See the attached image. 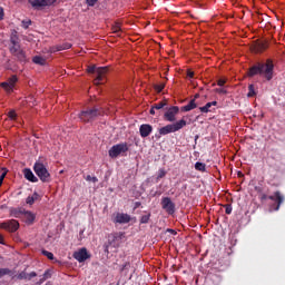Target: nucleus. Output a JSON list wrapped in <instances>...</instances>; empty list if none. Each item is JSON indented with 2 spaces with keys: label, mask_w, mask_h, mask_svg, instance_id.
I'll return each instance as SVG.
<instances>
[{
  "label": "nucleus",
  "mask_w": 285,
  "mask_h": 285,
  "mask_svg": "<svg viewBox=\"0 0 285 285\" xmlns=\"http://www.w3.org/2000/svg\"><path fill=\"white\" fill-rule=\"evenodd\" d=\"M117 285H119V283H117Z\"/></svg>",
  "instance_id": "680f3d73"
},
{
  "label": "nucleus",
  "mask_w": 285,
  "mask_h": 285,
  "mask_svg": "<svg viewBox=\"0 0 285 285\" xmlns=\"http://www.w3.org/2000/svg\"><path fill=\"white\" fill-rule=\"evenodd\" d=\"M226 215H230L233 213V205L226 204L224 205Z\"/></svg>",
  "instance_id": "f704fd0d"
},
{
  "label": "nucleus",
  "mask_w": 285,
  "mask_h": 285,
  "mask_svg": "<svg viewBox=\"0 0 285 285\" xmlns=\"http://www.w3.org/2000/svg\"><path fill=\"white\" fill-rule=\"evenodd\" d=\"M6 275H12V271L10 268H0V279Z\"/></svg>",
  "instance_id": "cd10ccee"
},
{
  "label": "nucleus",
  "mask_w": 285,
  "mask_h": 285,
  "mask_svg": "<svg viewBox=\"0 0 285 285\" xmlns=\"http://www.w3.org/2000/svg\"><path fill=\"white\" fill-rule=\"evenodd\" d=\"M266 50V43L262 42V43H258V47H257V52H262Z\"/></svg>",
  "instance_id": "ea45409f"
},
{
  "label": "nucleus",
  "mask_w": 285,
  "mask_h": 285,
  "mask_svg": "<svg viewBox=\"0 0 285 285\" xmlns=\"http://www.w3.org/2000/svg\"><path fill=\"white\" fill-rule=\"evenodd\" d=\"M31 197L33 198V202H37V199H39V195L37 194V191H35Z\"/></svg>",
  "instance_id": "3c124183"
},
{
  "label": "nucleus",
  "mask_w": 285,
  "mask_h": 285,
  "mask_svg": "<svg viewBox=\"0 0 285 285\" xmlns=\"http://www.w3.org/2000/svg\"><path fill=\"white\" fill-rule=\"evenodd\" d=\"M18 50H21V43H19V45H10L9 52H17Z\"/></svg>",
  "instance_id": "c85d7f7f"
},
{
  "label": "nucleus",
  "mask_w": 285,
  "mask_h": 285,
  "mask_svg": "<svg viewBox=\"0 0 285 285\" xmlns=\"http://www.w3.org/2000/svg\"><path fill=\"white\" fill-rule=\"evenodd\" d=\"M73 258H76L79 264L86 262V259H90V254H88V249L82 247L79 250L73 253Z\"/></svg>",
  "instance_id": "ddd939ff"
},
{
  "label": "nucleus",
  "mask_w": 285,
  "mask_h": 285,
  "mask_svg": "<svg viewBox=\"0 0 285 285\" xmlns=\"http://www.w3.org/2000/svg\"><path fill=\"white\" fill-rule=\"evenodd\" d=\"M33 171L36 173L37 177H39L40 181H42V184H50L52 181V176L43 163L36 161L33 165Z\"/></svg>",
  "instance_id": "7ed1b4c3"
},
{
  "label": "nucleus",
  "mask_w": 285,
  "mask_h": 285,
  "mask_svg": "<svg viewBox=\"0 0 285 285\" xmlns=\"http://www.w3.org/2000/svg\"><path fill=\"white\" fill-rule=\"evenodd\" d=\"M215 92H217L218 95H227L228 91L225 88H216Z\"/></svg>",
  "instance_id": "e433bc0d"
},
{
  "label": "nucleus",
  "mask_w": 285,
  "mask_h": 285,
  "mask_svg": "<svg viewBox=\"0 0 285 285\" xmlns=\"http://www.w3.org/2000/svg\"><path fill=\"white\" fill-rule=\"evenodd\" d=\"M42 255H45V257H47L48 259H55V254H52V252L43 249Z\"/></svg>",
  "instance_id": "2f4dec72"
},
{
  "label": "nucleus",
  "mask_w": 285,
  "mask_h": 285,
  "mask_svg": "<svg viewBox=\"0 0 285 285\" xmlns=\"http://www.w3.org/2000/svg\"><path fill=\"white\" fill-rule=\"evenodd\" d=\"M3 20V9H0V21Z\"/></svg>",
  "instance_id": "6e6d98bb"
},
{
  "label": "nucleus",
  "mask_w": 285,
  "mask_h": 285,
  "mask_svg": "<svg viewBox=\"0 0 285 285\" xmlns=\"http://www.w3.org/2000/svg\"><path fill=\"white\" fill-rule=\"evenodd\" d=\"M256 75H259V77H263L266 81H272L275 75V65L271 59H267L265 62L255 63L248 69L247 76L256 77Z\"/></svg>",
  "instance_id": "f257e3e1"
},
{
  "label": "nucleus",
  "mask_w": 285,
  "mask_h": 285,
  "mask_svg": "<svg viewBox=\"0 0 285 285\" xmlns=\"http://www.w3.org/2000/svg\"><path fill=\"white\" fill-rule=\"evenodd\" d=\"M13 57L18 59V61H21L22 63H26L28 61V58L26 57V51L21 48L17 51L11 52Z\"/></svg>",
  "instance_id": "f3484780"
},
{
  "label": "nucleus",
  "mask_w": 285,
  "mask_h": 285,
  "mask_svg": "<svg viewBox=\"0 0 285 285\" xmlns=\"http://www.w3.org/2000/svg\"><path fill=\"white\" fill-rule=\"evenodd\" d=\"M161 208L168 213V215H175V203L170 199V197L161 198Z\"/></svg>",
  "instance_id": "9b49d317"
},
{
  "label": "nucleus",
  "mask_w": 285,
  "mask_h": 285,
  "mask_svg": "<svg viewBox=\"0 0 285 285\" xmlns=\"http://www.w3.org/2000/svg\"><path fill=\"white\" fill-rule=\"evenodd\" d=\"M155 107H151L150 110H149V115H155Z\"/></svg>",
  "instance_id": "864d4df0"
},
{
  "label": "nucleus",
  "mask_w": 285,
  "mask_h": 285,
  "mask_svg": "<svg viewBox=\"0 0 285 285\" xmlns=\"http://www.w3.org/2000/svg\"><path fill=\"white\" fill-rule=\"evenodd\" d=\"M0 244H3V236L0 234Z\"/></svg>",
  "instance_id": "13d9d810"
},
{
  "label": "nucleus",
  "mask_w": 285,
  "mask_h": 285,
  "mask_svg": "<svg viewBox=\"0 0 285 285\" xmlns=\"http://www.w3.org/2000/svg\"><path fill=\"white\" fill-rule=\"evenodd\" d=\"M29 3L32 6V8L39 10V8L53 6V3H57V0H29Z\"/></svg>",
  "instance_id": "f8f14e48"
},
{
  "label": "nucleus",
  "mask_w": 285,
  "mask_h": 285,
  "mask_svg": "<svg viewBox=\"0 0 285 285\" xmlns=\"http://www.w3.org/2000/svg\"><path fill=\"white\" fill-rule=\"evenodd\" d=\"M226 85V80H224V79H219L218 81H217V86H219L220 88L223 87V86H225Z\"/></svg>",
  "instance_id": "09e8293b"
},
{
  "label": "nucleus",
  "mask_w": 285,
  "mask_h": 285,
  "mask_svg": "<svg viewBox=\"0 0 285 285\" xmlns=\"http://www.w3.org/2000/svg\"><path fill=\"white\" fill-rule=\"evenodd\" d=\"M30 26H32V20L26 19V20H22V21H21V27H22L24 30H28V28H30Z\"/></svg>",
  "instance_id": "393cba45"
},
{
  "label": "nucleus",
  "mask_w": 285,
  "mask_h": 285,
  "mask_svg": "<svg viewBox=\"0 0 285 285\" xmlns=\"http://www.w3.org/2000/svg\"><path fill=\"white\" fill-rule=\"evenodd\" d=\"M194 99L196 100V99H199V94H196L195 96H194Z\"/></svg>",
  "instance_id": "bf43d9fd"
},
{
  "label": "nucleus",
  "mask_w": 285,
  "mask_h": 285,
  "mask_svg": "<svg viewBox=\"0 0 285 285\" xmlns=\"http://www.w3.org/2000/svg\"><path fill=\"white\" fill-rule=\"evenodd\" d=\"M9 119L14 120L17 119V112L14 110L9 111L8 114Z\"/></svg>",
  "instance_id": "a19ab883"
},
{
  "label": "nucleus",
  "mask_w": 285,
  "mask_h": 285,
  "mask_svg": "<svg viewBox=\"0 0 285 285\" xmlns=\"http://www.w3.org/2000/svg\"><path fill=\"white\" fill-rule=\"evenodd\" d=\"M168 233H171V235H177V232L175 229H167Z\"/></svg>",
  "instance_id": "5fc2aeb1"
},
{
  "label": "nucleus",
  "mask_w": 285,
  "mask_h": 285,
  "mask_svg": "<svg viewBox=\"0 0 285 285\" xmlns=\"http://www.w3.org/2000/svg\"><path fill=\"white\" fill-rule=\"evenodd\" d=\"M124 239H126V233L124 232H115L108 235V244L114 248H119L124 244Z\"/></svg>",
  "instance_id": "423d86ee"
},
{
  "label": "nucleus",
  "mask_w": 285,
  "mask_h": 285,
  "mask_svg": "<svg viewBox=\"0 0 285 285\" xmlns=\"http://www.w3.org/2000/svg\"><path fill=\"white\" fill-rule=\"evenodd\" d=\"M262 202H266V199H271V202H276V205L272 206L273 210H279L282 204H284V196L281 191H275L274 195L267 196L263 194L261 196Z\"/></svg>",
  "instance_id": "0eeeda50"
},
{
  "label": "nucleus",
  "mask_w": 285,
  "mask_h": 285,
  "mask_svg": "<svg viewBox=\"0 0 285 285\" xmlns=\"http://www.w3.org/2000/svg\"><path fill=\"white\" fill-rule=\"evenodd\" d=\"M32 61L33 63H37V66H46V59L41 56H35Z\"/></svg>",
  "instance_id": "4be33fe9"
},
{
  "label": "nucleus",
  "mask_w": 285,
  "mask_h": 285,
  "mask_svg": "<svg viewBox=\"0 0 285 285\" xmlns=\"http://www.w3.org/2000/svg\"><path fill=\"white\" fill-rule=\"evenodd\" d=\"M99 115H101V110H99L98 108H91V109L82 110L78 115V117H79L80 121H82L83 124H90V122L95 121V119H97V117H99Z\"/></svg>",
  "instance_id": "39448f33"
},
{
  "label": "nucleus",
  "mask_w": 285,
  "mask_h": 285,
  "mask_svg": "<svg viewBox=\"0 0 285 285\" xmlns=\"http://www.w3.org/2000/svg\"><path fill=\"white\" fill-rule=\"evenodd\" d=\"M23 175H24V178L28 181H31L32 184H37V181H39V178H37V176H35V174L32 173V169H30V168H26L23 170Z\"/></svg>",
  "instance_id": "a211bd4d"
},
{
  "label": "nucleus",
  "mask_w": 285,
  "mask_h": 285,
  "mask_svg": "<svg viewBox=\"0 0 285 285\" xmlns=\"http://www.w3.org/2000/svg\"><path fill=\"white\" fill-rule=\"evenodd\" d=\"M45 285H50L49 283L45 284Z\"/></svg>",
  "instance_id": "052dcab7"
},
{
  "label": "nucleus",
  "mask_w": 285,
  "mask_h": 285,
  "mask_svg": "<svg viewBox=\"0 0 285 285\" xmlns=\"http://www.w3.org/2000/svg\"><path fill=\"white\" fill-rule=\"evenodd\" d=\"M153 132V125L149 124H142L139 127V134L142 139H146V137H150Z\"/></svg>",
  "instance_id": "dca6fc26"
},
{
  "label": "nucleus",
  "mask_w": 285,
  "mask_h": 285,
  "mask_svg": "<svg viewBox=\"0 0 285 285\" xmlns=\"http://www.w3.org/2000/svg\"><path fill=\"white\" fill-rule=\"evenodd\" d=\"M247 97H255V86L254 85L248 86Z\"/></svg>",
  "instance_id": "7c9ffc66"
},
{
  "label": "nucleus",
  "mask_w": 285,
  "mask_h": 285,
  "mask_svg": "<svg viewBox=\"0 0 285 285\" xmlns=\"http://www.w3.org/2000/svg\"><path fill=\"white\" fill-rule=\"evenodd\" d=\"M164 177H166V170L159 169L157 179H164Z\"/></svg>",
  "instance_id": "4c0bfd02"
},
{
  "label": "nucleus",
  "mask_w": 285,
  "mask_h": 285,
  "mask_svg": "<svg viewBox=\"0 0 285 285\" xmlns=\"http://www.w3.org/2000/svg\"><path fill=\"white\" fill-rule=\"evenodd\" d=\"M124 153H128V142L114 145L109 149V157H111V159H117V157H119V155H124Z\"/></svg>",
  "instance_id": "6e6552de"
},
{
  "label": "nucleus",
  "mask_w": 285,
  "mask_h": 285,
  "mask_svg": "<svg viewBox=\"0 0 285 285\" xmlns=\"http://www.w3.org/2000/svg\"><path fill=\"white\" fill-rule=\"evenodd\" d=\"M97 1H99V0H86V3H87V6H89V8H94V6L97 4Z\"/></svg>",
  "instance_id": "58836bf2"
},
{
  "label": "nucleus",
  "mask_w": 285,
  "mask_h": 285,
  "mask_svg": "<svg viewBox=\"0 0 285 285\" xmlns=\"http://www.w3.org/2000/svg\"><path fill=\"white\" fill-rule=\"evenodd\" d=\"M43 277H45V279H50L51 275H50V271L49 269H47L45 272Z\"/></svg>",
  "instance_id": "8fccbe9b"
},
{
  "label": "nucleus",
  "mask_w": 285,
  "mask_h": 285,
  "mask_svg": "<svg viewBox=\"0 0 285 285\" xmlns=\"http://www.w3.org/2000/svg\"><path fill=\"white\" fill-rule=\"evenodd\" d=\"M2 170H4L2 174H1V176H0V180H4L6 179V175H8V169H6V168H2Z\"/></svg>",
  "instance_id": "c03bdc74"
},
{
  "label": "nucleus",
  "mask_w": 285,
  "mask_h": 285,
  "mask_svg": "<svg viewBox=\"0 0 285 285\" xmlns=\"http://www.w3.org/2000/svg\"><path fill=\"white\" fill-rule=\"evenodd\" d=\"M195 170H198L199 173H206V164L197 161L195 164Z\"/></svg>",
  "instance_id": "5701e85b"
},
{
  "label": "nucleus",
  "mask_w": 285,
  "mask_h": 285,
  "mask_svg": "<svg viewBox=\"0 0 285 285\" xmlns=\"http://www.w3.org/2000/svg\"><path fill=\"white\" fill-rule=\"evenodd\" d=\"M179 115V108L177 106H171L167 109V112L164 114L165 121H177V116Z\"/></svg>",
  "instance_id": "9d476101"
},
{
  "label": "nucleus",
  "mask_w": 285,
  "mask_h": 285,
  "mask_svg": "<svg viewBox=\"0 0 285 285\" xmlns=\"http://www.w3.org/2000/svg\"><path fill=\"white\" fill-rule=\"evenodd\" d=\"M130 219H132L130 217V215L124 214V213H117L114 218V223L115 224H130Z\"/></svg>",
  "instance_id": "2eb2a0df"
},
{
  "label": "nucleus",
  "mask_w": 285,
  "mask_h": 285,
  "mask_svg": "<svg viewBox=\"0 0 285 285\" xmlns=\"http://www.w3.org/2000/svg\"><path fill=\"white\" fill-rule=\"evenodd\" d=\"M187 121L186 119H180L174 124H169L165 127H161L158 132L161 136H166V135H170V132H179V130H181L183 128H186L187 126Z\"/></svg>",
  "instance_id": "20e7f679"
},
{
  "label": "nucleus",
  "mask_w": 285,
  "mask_h": 285,
  "mask_svg": "<svg viewBox=\"0 0 285 285\" xmlns=\"http://www.w3.org/2000/svg\"><path fill=\"white\" fill-rule=\"evenodd\" d=\"M33 277H37V273H36V272L29 273L27 279L30 281V279H32Z\"/></svg>",
  "instance_id": "a18cd8bd"
},
{
  "label": "nucleus",
  "mask_w": 285,
  "mask_h": 285,
  "mask_svg": "<svg viewBox=\"0 0 285 285\" xmlns=\"http://www.w3.org/2000/svg\"><path fill=\"white\" fill-rule=\"evenodd\" d=\"M195 108H197V102H195V99H191L188 105L181 107V112H190Z\"/></svg>",
  "instance_id": "aec40b11"
},
{
  "label": "nucleus",
  "mask_w": 285,
  "mask_h": 285,
  "mask_svg": "<svg viewBox=\"0 0 285 285\" xmlns=\"http://www.w3.org/2000/svg\"><path fill=\"white\" fill-rule=\"evenodd\" d=\"M139 206H141V203H140V202H136V203H135V207H134L135 210H137V208H139Z\"/></svg>",
  "instance_id": "603ef678"
},
{
  "label": "nucleus",
  "mask_w": 285,
  "mask_h": 285,
  "mask_svg": "<svg viewBox=\"0 0 285 285\" xmlns=\"http://www.w3.org/2000/svg\"><path fill=\"white\" fill-rule=\"evenodd\" d=\"M154 88H155L156 92H161L166 88V83L161 82L159 85H155Z\"/></svg>",
  "instance_id": "c756f323"
},
{
  "label": "nucleus",
  "mask_w": 285,
  "mask_h": 285,
  "mask_svg": "<svg viewBox=\"0 0 285 285\" xmlns=\"http://www.w3.org/2000/svg\"><path fill=\"white\" fill-rule=\"evenodd\" d=\"M128 268H130V263H126L122 268H121V273L128 271Z\"/></svg>",
  "instance_id": "49530a36"
},
{
  "label": "nucleus",
  "mask_w": 285,
  "mask_h": 285,
  "mask_svg": "<svg viewBox=\"0 0 285 285\" xmlns=\"http://www.w3.org/2000/svg\"><path fill=\"white\" fill-rule=\"evenodd\" d=\"M87 71L90 75H94V83L95 86H101V83H106V77L108 75V67H96L90 66L88 67Z\"/></svg>",
  "instance_id": "f03ea898"
},
{
  "label": "nucleus",
  "mask_w": 285,
  "mask_h": 285,
  "mask_svg": "<svg viewBox=\"0 0 285 285\" xmlns=\"http://www.w3.org/2000/svg\"><path fill=\"white\" fill-rule=\"evenodd\" d=\"M10 43V46H18L19 43H21V39H19V33L17 32V30H13L11 32Z\"/></svg>",
  "instance_id": "6ab92c4d"
},
{
  "label": "nucleus",
  "mask_w": 285,
  "mask_h": 285,
  "mask_svg": "<svg viewBox=\"0 0 285 285\" xmlns=\"http://www.w3.org/2000/svg\"><path fill=\"white\" fill-rule=\"evenodd\" d=\"M0 228L3 230H8V233H17V230H19V222L14 219H10V220L0 223Z\"/></svg>",
  "instance_id": "1a4fd4ad"
},
{
  "label": "nucleus",
  "mask_w": 285,
  "mask_h": 285,
  "mask_svg": "<svg viewBox=\"0 0 285 285\" xmlns=\"http://www.w3.org/2000/svg\"><path fill=\"white\" fill-rule=\"evenodd\" d=\"M210 104V107L213 108V106H217V101H212L209 102Z\"/></svg>",
  "instance_id": "4d7b16f0"
},
{
  "label": "nucleus",
  "mask_w": 285,
  "mask_h": 285,
  "mask_svg": "<svg viewBox=\"0 0 285 285\" xmlns=\"http://www.w3.org/2000/svg\"><path fill=\"white\" fill-rule=\"evenodd\" d=\"M26 203L29 204V206H32V204H35V198L32 196H28Z\"/></svg>",
  "instance_id": "37998d69"
},
{
  "label": "nucleus",
  "mask_w": 285,
  "mask_h": 285,
  "mask_svg": "<svg viewBox=\"0 0 285 285\" xmlns=\"http://www.w3.org/2000/svg\"><path fill=\"white\" fill-rule=\"evenodd\" d=\"M210 104L207 102L204 107H199L200 112H210Z\"/></svg>",
  "instance_id": "473e14b6"
},
{
  "label": "nucleus",
  "mask_w": 285,
  "mask_h": 285,
  "mask_svg": "<svg viewBox=\"0 0 285 285\" xmlns=\"http://www.w3.org/2000/svg\"><path fill=\"white\" fill-rule=\"evenodd\" d=\"M17 81H19V78H17V76H11L8 81L6 82H1V88H3V90H6V92H12V90H14V83H17Z\"/></svg>",
  "instance_id": "4468645a"
},
{
  "label": "nucleus",
  "mask_w": 285,
  "mask_h": 285,
  "mask_svg": "<svg viewBox=\"0 0 285 285\" xmlns=\"http://www.w3.org/2000/svg\"><path fill=\"white\" fill-rule=\"evenodd\" d=\"M148 222H150V214L141 216L140 224H148Z\"/></svg>",
  "instance_id": "72a5a7b5"
},
{
  "label": "nucleus",
  "mask_w": 285,
  "mask_h": 285,
  "mask_svg": "<svg viewBox=\"0 0 285 285\" xmlns=\"http://www.w3.org/2000/svg\"><path fill=\"white\" fill-rule=\"evenodd\" d=\"M187 77H189V79H193L195 77V72L191 71L190 69L187 70Z\"/></svg>",
  "instance_id": "de8ad7c7"
},
{
  "label": "nucleus",
  "mask_w": 285,
  "mask_h": 285,
  "mask_svg": "<svg viewBox=\"0 0 285 285\" xmlns=\"http://www.w3.org/2000/svg\"><path fill=\"white\" fill-rule=\"evenodd\" d=\"M86 180H87V181H92L94 184H97V181H99V178H97L96 176H90V175H88V176L86 177Z\"/></svg>",
  "instance_id": "c9c22d12"
},
{
  "label": "nucleus",
  "mask_w": 285,
  "mask_h": 285,
  "mask_svg": "<svg viewBox=\"0 0 285 285\" xmlns=\"http://www.w3.org/2000/svg\"><path fill=\"white\" fill-rule=\"evenodd\" d=\"M24 219H26L27 224H33L36 216H35V214H32V212H26Z\"/></svg>",
  "instance_id": "412c9836"
},
{
  "label": "nucleus",
  "mask_w": 285,
  "mask_h": 285,
  "mask_svg": "<svg viewBox=\"0 0 285 285\" xmlns=\"http://www.w3.org/2000/svg\"><path fill=\"white\" fill-rule=\"evenodd\" d=\"M18 279H28V273L21 272V273L18 275Z\"/></svg>",
  "instance_id": "79ce46f5"
},
{
  "label": "nucleus",
  "mask_w": 285,
  "mask_h": 285,
  "mask_svg": "<svg viewBox=\"0 0 285 285\" xmlns=\"http://www.w3.org/2000/svg\"><path fill=\"white\" fill-rule=\"evenodd\" d=\"M114 33L117 35L119 37V35H121V24L119 22H117L114 27H112Z\"/></svg>",
  "instance_id": "bb28decb"
},
{
  "label": "nucleus",
  "mask_w": 285,
  "mask_h": 285,
  "mask_svg": "<svg viewBox=\"0 0 285 285\" xmlns=\"http://www.w3.org/2000/svg\"><path fill=\"white\" fill-rule=\"evenodd\" d=\"M166 106H168V102H166V101H160V102L155 104L153 107H154L156 110H161V108H166Z\"/></svg>",
  "instance_id": "a878e982"
},
{
  "label": "nucleus",
  "mask_w": 285,
  "mask_h": 285,
  "mask_svg": "<svg viewBox=\"0 0 285 285\" xmlns=\"http://www.w3.org/2000/svg\"><path fill=\"white\" fill-rule=\"evenodd\" d=\"M70 48H72V43L65 42L61 46H58L57 50H58V52H60L61 50H70Z\"/></svg>",
  "instance_id": "b1692460"
}]
</instances>
